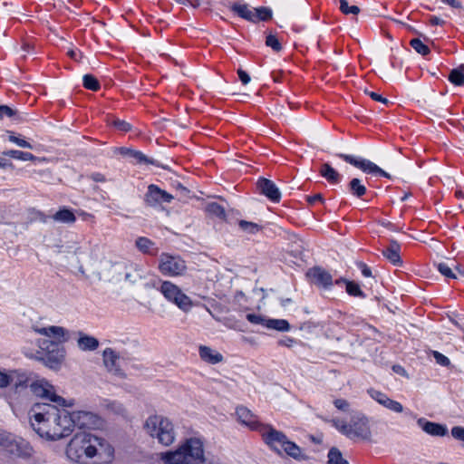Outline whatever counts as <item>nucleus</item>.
I'll return each instance as SVG.
<instances>
[{
  "mask_svg": "<svg viewBox=\"0 0 464 464\" xmlns=\"http://www.w3.org/2000/svg\"><path fill=\"white\" fill-rule=\"evenodd\" d=\"M31 386L37 396L56 404L37 403L32 408L30 423L34 430L48 440H58L69 436L71 420L66 417V410H59L57 406L71 407L72 402L68 403L57 395L53 386L45 381H39Z\"/></svg>",
  "mask_w": 464,
  "mask_h": 464,
  "instance_id": "f257e3e1",
  "label": "nucleus"
},
{
  "mask_svg": "<svg viewBox=\"0 0 464 464\" xmlns=\"http://www.w3.org/2000/svg\"><path fill=\"white\" fill-rule=\"evenodd\" d=\"M67 457L82 462L85 459H95L93 464H111L114 459V449L104 439L88 432L76 433L66 448Z\"/></svg>",
  "mask_w": 464,
  "mask_h": 464,
  "instance_id": "f03ea898",
  "label": "nucleus"
},
{
  "mask_svg": "<svg viewBox=\"0 0 464 464\" xmlns=\"http://www.w3.org/2000/svg\"><path fill=\"white\" fill-rule=\"evenodd\" d=\"M160 459L179 461L184 464H203L205 461L203 442L198 438L187 439L175 451L161 453Z\"/></svg>",
  "mask_w": 464,
  "mask_h": 464,
  "instance_id": "7ed1b4c3",
  "label": "nucleus"
},
{
  "mask_svg": "<svg viewBox=\"0 0 464 464\" xmlns=\"http://www.w3.org/2000/svg\"><path fill=\"white\" fill-rule=\"evenodd\" d=\"M332 425L343 435L353 440H372V430L369 419L362 412L353 415L349 422L343 420L333 419Z\"/></svg>",
  "mask_w": 464,
  "mask_h": 464,
  "instance_id": "20e7f679",
  "label": "nucleus"
},
{
  "mask_svg": "<svg viewBox=\"0 0 464 464\" xmlns=\"http://www.w3.org/2000/svg\"><path fill=\"white\" fill-rule=\"evenodd\" d=\"M146 432L163 446L171 445L176 439V432L172 421L162 415L154 414L144 423Z\"/></svg>",
  "mask_w": 464,
  "mask_h": 464,
  "instance_id": "39448f33",
  "label": "nucleus"
},
{
  "mask_svg": "<svg viewBox=\"0 0 464 464\" xmlns=\"http://www.w3.org/2000/svg\"><path fill=\"white\" fill-rule=\"evenodd\" d=\"M0 447L8 454L22 459L30 458L34 452L33 448L24 439L3 430H0Z\"/></svg>",
  "mask_w": 464,
  "mask_h": 464,
  "instance_id": "423d86ee",
  "label": "nucleus"
},
{
  "mask_svg": "<svg viewBox=\"0 0 464 464\" xmlns=\"http://www.w3.org/2000/svg\"><path fill=\"white\" fill-rule=\"evenodd\" d=\"M158 269L165 276H181L187 271V264L179 256L161 253L159 257Z\"/></svg>",
  "mask_w": 464,
  "mask_h": 464,
  "instance_id": "0eeeda50",
  "label": "nucleus"
},
{
  "mask_svg": "<svg viewBox=\"0 0 464 464\" xmlns=\"http://www.w3.org/2000/svg\"><path fill=\"white\" fill-rule=\"evenodd\" d=\"M66 417L71 420L70 434L72 432L74 427H78L79 429H99L103 423L100 416L86 411H78L72 413L66 411Z\"/></svg>",
  "mask_w": 464,
  "mask_h": 464,
  "instance_id": "6e6552de",
  "label": "nucleus"
},
{
  "mask_svg": "<svg viewBox=\"0 0 464 464\" xmlns=\"http://www.w3.org/2000/svg\"><path fill=\"white\" fill-rule=\"evenodd\" d=\"M160 291L167 300L174 303L183 311L190 309L192 305L190 298L182 293L179 287L175 284L169 281H164L160 287Z\"/></svg>",
  "mask_w": 464,
  "mask_h": 464,
  "instance_id": "1a4fd4ad",
  "label": "nucleus"
},
{
  "mask_svg": "<svg viewBox=\"0 0 464 464\" xmlns=\"http://www.w3.org/2000/svg\"><path fill=\"white\" fill-rule=\"evenodd\" d=\"M39 346L42 350L46 351L45 357L43 359L50 368H57L65 357L64 348L56 342L44 340Z\"/></svg>",
  "mask_w": 464,
  "mask_h": 464,
  "instance_id": "9d476101",
  "label": "nucleus"
},
{
  "mask_svg": "<svg viewBox=\"0 0 464 464\" xmlns=\"http://www.w3.org/2000/svg\"><path fill=\"white\" fill-rule=\"evenodd\" d=\"M337 156L341 159H343L347 163L354 166L355 168L361 169L362 172L366 174H372V175H380L384 178L390 179L391 176L389 173L382 169L380 167H378L375 163L372 162L369 160L354 157L353 155L349 154H343L339 153Z\"/></svg>",
  "mask_w": 464,
  "mask_h": 464,
  "instance_id": "9b49d317",
  "label": "nucleus"
},
{
  "mask_svg": "<svg viewBox=\"0 0 464 464\" xmlns=\"http://www.w3.org/2000/svg\"><path fill=\"white\" fill-rule=\"evenodd\" d=\"M259 432L264 441L274 450L280 453V449L285 445L287 437L282 432L274 429L270 425H263Z\"/></svg>",
  "mask_w": 464,
  "mask_h": 464,
  "instance_id": "f8f14e48",
  "label": "nucleus"
},
{
  "mask_svg": "<svg viewBox=\"0 0 464 464\" xmlns=\"http://www.w3.org/2000/svg\"><path fill=\"white\" fill-rule=\"evenodd\" d=\"M172 199V195L165 190L160 189L154 184H151L148 187V190L144 196L145 203L150 207H156L164 202L169 203Z\"/></svg>",
  "mask_w": 464,
  "mask_h": 464,
  "instance_id": "ddd939ff",
  "label": "nucleus"
},
{
  "mask_svg": "<svg viewBox=\"0 0 464 464\" xmlns=\"http://www.w3.org/2000/svg\"><path fill=\"white\" fill-rule=\"evenodd\" d=\"M237 420L244 425L254 430H260L264 424L260 423L257 417L246 407L239 406L236 410Z\"/></svg>",
  "mask_w": 464,
  "mask_h": 464,
  "instance_id": "4468645a",
  "label": "nucleus"
},
{
  "mask_svg": "<svg viewBox=\"0 0 464 464\" xmlns=\"http://www.w3.org/2000/svg\"><path fill=\"white\" fill-rule=\"evenodd\" d=\"M34 331L39 334L52 338L53 340H49L50 342H56V343L59 344L67 340V330L62 326L52 325L48 327L34 328Z\"/></svg>",
  "mask_w": 464,
  "mask_h": 464,
  "instance_id": "2eb2a0df",
  "label": "nucleus"
},
{
  "mask_svg": "<svg viewBox=\"0 0 464 464\" xmlns=\"http://www.w3.org/2000/svg\"><path fill=\"white\" fill-rule=\"evenodd\" d=\"M306 276L310 277L311 281L323 287H328L333 284L332 276L321 267H313L308 270Z\"/></svg>",
  "mask_w": 464,
  "mask_h": 464,
  "instance_id": "dca6fc26",
  "label": "nucleus"
},
{
  "mask_svg": "<svg viewBox=\"0 0 464 464\" xmlns=\"http://www.w3.org/2000/svg\"><path fill=\"white\" fill-rule=\"evenodd\" d=\"M257 187L261 193L268 198L273 202H279L281 198V193L276 185L270 179H260L257 181Z\"/></svg>",
  "mask_w": 464,
  "mask_h": 464,
  "instance_id": "f3484780",
  "label": "nucleus"
},
{
  "mask_svg": "<svg viewBox=\"0 0 464 464\" xmlns=\"http://www.w3.org/2000/svg\"><path fill=\"white\" fill-rule=\"evenodd\" d=\"M103 362L107 370L118 376H123L124 373L121 371L118 360L119 355L111 348H106L103 351Z\"/></svg>",
  "mask_w": 464,
  "mask_h": 464,
  "instance_id": "a211bd4d",
  "label": "nucleus"
},
{
  "mask_svg": "<svg viewBox=\"0 0 464 464\" xmlns=\"http://www.w3.org/2000/svg\"><path fill=\"white\" fill-rule=\"evenodd\" d=\"M417 423L426 433L431 436L442 437L448 433V429L445 425L429 421L424 418H420Z\"/></svg>",
  "mask_w": 464,
  "mask_h": 464,
  "instance_id": "6ab92c4d",
  "label": "nucleus"
},
{
  "mask_svg": "<svg viewBox=\"0 0 464 464\" xmlns=\"http://www.w3.org/2000/svg\"><path fill=\"white\" fill-rule=\"evenodd\" d=\"M198 353L202 361L210 364L219 363L224 359L220 353L206 345L199 346Z\"/></svg>",
  "mask_w": 464,
  "mask_h": 464,
  "instance_id": "aec40b11",
  "label": "nucleus"
},
{
  "mask_svg": "<svg viewBox=\"0 0 464 464\" xmlns=\"http://www.w3.org/2000/svg\"><path fill=\"white\" fill-rule=\"evenodd\" d=\"M401 246L395 240H391L386 249L382 250V255L394 266H400L402 261L400 256Z\"/></svg>",
  "mask_w": 464,
  "mask_h": 464,
  "instance_id": "412c9836",
  "label": "nucleus"
},
{
  "mask_svg": "<svg viewBox=\"0 0 464 464\" xmlns=\"http://www.w3.org/2000/svg\"><path fill=\"white\" fill-rule=\"evenodd\" d=\"M77 344L82 351H94L99 347V341L93 336L79 332Z\"/></svg>",
  "mask_w": 464,
  "mask_h": 464,
  "instance_id": "4be33fe9",
  "label": "nucleus"
},
{
  "mask_svg": "<svg viewBox=\"0 0 464 464\" xmlns=\"http://www.w3.org/2000/svg\"><path fill=\"white\" fill-rule=\"evenodd\" d=\"M319 173L331 184H338L342 179L341 174L329 163H324L320 167Z\"/></svg>",
  "mask_w": 464,
  "mask_h": 464,
  "instance_id": "5701e85b",
  "label": "nucleus"
},
{
  "mask_svg": "<svg viewBox=\"0 0 464 464\" xmlns=\"http://www.w3.org/2000/svg\"><path fill=\"white\" fill-rule=\"evenodd\" d=\"M230 9L241 18L253 23L255 22L253 14L254 8H250L246 4L234 3L230 6Z\"/></svg>",
  "mask_w": 464,
  "mask_h": 464,
  "instance_id": "b1692460",
  "label": "nucleus"
},
{
  "mask_svg": "<svg viewBox=\"0 0 464 464\" xmlns=\"http://www.w3.org/2000/svg\"><path fill=\"white\" fill-rule=\"evenodd\" d=\"M137 248L143 254L156 255L157 248L154 247V243L148 237H138L135 243Z\"/></svg>",
  "mask_w": 464,
  "mask_h": 464,
  "instance_id": "393cba45",
  "label": "nucleus"
},
{
  "mask_svg": "<svg viewBox=\"0 0 464 464\" xmlns=\"http://www.w3.org/2000/svg\"><path fill=\"white\" fill-rule=\"evenodd\" d=\"M53 218L55 221L66 223V224H72L76 220V217L73 214V212L68 208H62L59 211H57L53 216Z\"/></svg>",
  "mask_w": 464,
  "mask_h": 464,
  "instance_id": "a878e982",
  "label": "nucleus"
},
{
  "mask_svg": "<svg viewBox=\"0 0 464 464\" xmlns=\"http://www.w3.org/2000/svg\"><path fill=\"white\" fill-rule=\"evenodd\" d=\"M348 188L351 194L356 198H362L367 191L366 187L362 184V181L357 178H353L349 182Z\"/></svg>",
  "mask_w": 464,
  "mask_h": 464,
  "instance_id": "bb28decb",
  "label": "nucleus"
},
{
  "mask_svg": "<svg viewBox=\"0 0 464 464\" xmlns=\"http://www.w3.org/2000/svg\"><path fill=\"white\" fill-rule=\"evenodd\" d=\"M238 227L241 229V231L249 235H256L258 232H260L263 228L261 225L246 220H239Z\"/></svg>",
  "mask_w": 464,
  "mask_h": 464,
  "instance_id": "cd10ccee",
  "label": "nucleus"
},
{
  "mask_svg": "<svg viewBox=\"0 0 464 464\" xmlns=\"http://www.w3.org/2000/svg\"><path fill=\"white\" fill-rule=\"evenodd\" d=\"M266 327L280 332H286L290 329V324L286 320L284 319H267Z\"/></svg>",
  "mask_w": 464,
  "mask_h": 464,
  "instance_id": "c85d7f7f",
  "label": "nucleus"
},
{
  "mask_svg": "<svg viewBox=\"0 0 464 464\" xmlns=\"http://www.w3.org/2000/svg\"><path fill=\"white\" fill-rule=\"evenodd\" d=\"M4 155L13 158V159L21 160L24 161H34L36 159L35 156L30 152H24V151L15 150H10L4 151Z\"/></svg>",
  "mask_w": 464,
  "mask_h": 464,
  "instance_id": "c756f323",
  "label": "nucleus"
},
{
  "mask_svg": "<svg viewBox=\"0 0 464 464\" xmlns=\"http://www.w3.org/2000/svg\"><path fill=\"white\" fill-rule=\"evenodd\" d=\"M449 81L458 86L464 84V65L451 70L449 75Z\"/></svg>",
  "mask_w": 464,
  "mask_h": 464,
  "instance_id": "7c9ffc66",
  "label": "nucleus"
},
{
  "mask_svg": "<svg viewBox=\"0 0 464 464\" xmlns=\"http://www.w3.org/2000/svg\"><path fill=\"white\" fill-rule=\"evenodd\" d=\"M282 449L290 457L295 459H302L301 449L295 442H292L287 440L285 445L282 447Z\"/></svg>",
  "mask_w": 464,
  "mask_h": 464,
  "instance_id": "2f4dec72",
  "label": "nucleus"
},
{
  "mask_svg": "<svg viewBox=\"0 0 464 464\" xmlns=\"http://www.w3.org/2000/svg\"><path fill=\"white\" fill-rule=\"evenodd\" d=\"M103 406L108 411L116 415H124L126 412L123 405L116 401H105Z\"/></svg>",
  "mask_w": 464,
  "mask_h": 464,
  "instance_id": "473e14b6",
  "label": "nucleus"
},
{
  "mask_svg": "<svg viewBox=\"0 0 464 464\" xmlns=\"http://www.w3.org/2000/svg\"><path fill=\"white\" fill-rule=\"evenodd\" d=\"M206 211L220 219H224L226 218L225 208L217 202L208 203L206 206Z\"/></svg>",
  "mask_w": 464,
  "mask_h": 464,
  "instance_id": "72a5a7b5",
  "label": "nucleus"
},
{
  "mask_svg": "<svg viewBox=\"0 0 464 464\" xmlns=\"http://www.w3.org/2000/svg\"><path fill=\"white\" fill-rule=\"evenodd\" d=\"M253 14H254V18H255L254 23H256L259 21H267V20L271 19V17H272L271 9L268 7H265V6L254 8Z\"/></svg>",
  "mask_w": 464,
  "mask_h": 464,
  "instance_id": "f704fd0d",
  "label": "nucleus"
},
{
  "mask_svg": "<svg viewBox=\"0 0 464 464\" xmlns=\"http://www.w3.org/2000/svg\"><path fill=\"white\" fill-rule=\"evenodd\" d=\"M329 464H349L342 456L341 451L336 448H332L328 452Z\"/></svg>",
  "mask_w": 464,
  "mask_h": 464,
  "instance_id": "c9c22d12",
  "label": "nucleus"
},
{
  "mask_svg": "<svg viewBox=\"0 0 464 464\" xmlns=\"http://www.w3.org/2000/svg\"><path fill=\"white\" fill-rule=\"evenodd\" d=\"M410 45L420 54L427 55L430 53V48L424 44L419 38L411 39Z\"/></svg>",
  "mask_w": 464,
  "mask_h": 464,
  "instance_id": "e433bc0d",
  "label": "nucleus"
},
{
  "mask_svg": "<svg viewBox=\"0 0 464 464\" xmlns=\"http://www.w3.org/2000/svg\"><path fill=\"white\" fill-rule=\"evenodd\" d=\"M84 88L91 91H98L100 89L99 81L92 74H85L83 76Z\"/></svg>",
  "mask_w": 464,
  "mask_h": 464,
  "instance_id": "4c0bfd02",
  "label": "nucleus"
},
{
  "mask_svg": "<svg viewBox=\"0 0 464 464\" xmlns=\"http://www.w3.org/2000/svg\"><path fill=\"white\" fill-rule=\"evenodd\" d=\"M382 405L394 412L400 413L403 411V406L401 405V403H400L397 401L392 400L390 397H388Z\"/></svg>",
  "mask_w": 464,
  "mask_h": 464,
  "instance_id": "58836bf2",
  "label": "nucleus"
},
{
  "mask_svg": "<svg viewBox=\"0 0 464 464\" xmlns=\"http://www.w3.org/2000/svg\"><path fill=\"white\" fill-rule=\"evenodd\" d=\"M344 282L346 284V291L350 295L360 296V297L364 296V295H363L362 291L361 290L358 284H356L354 282H347V281H344Z\"/></svg>",
  "mask_w": 464,
  "mask_h": 464,
  "instance_id": "ea45409f",
  "label": "nucleus"
},
{
  "mask_svg": "<svg viewBox=\"0 0 464 464\" xmlns=\"http://www.w3.org/2000/svg\"><path fill=\"white\" fill-rule=\"evenodd\" d=\"M340 10L345 14H357L360 12L357 5H349L347 0H340Z\"/></svg>",
  "mask_w": 464,
  "mask_h": 464,
  "instance_id": "a19ab883",
  "label": "nucleus"
},
{
  "mask_svg": "<svg viewBox=\"0 0 464 464\" xmlns=\"http://www.w3.org/2000/svg\"><path fill=\"white\" fill-rule=\"evenodd\" d=\"M437 268L441 275L448 278H457L456 275L452 272L451 267L447 263H439Z\"/></svg>",
  "mask_w": 464,
  "mask_h": 464,
  "instance_id": "79ce46f5",
  "label": "nucleus"
},
{
  "mask_svg": "<svg viewBox=\"0 0 464 464\" xmlns=\"http://www.w3.org/2000/svg\"><path fill=\"white\" fill-rule=\"evenodd\" d=\"M266 44L271 47L276 52H279L282 49V45L279 40L273 34H268L266 36Z\"/></svg>",
  "mask_w": 464,
  "mask_h": 464,
  "instance_id": "37998d69",
  "label": "nucleus"
},
{
  "mask_svg": "<svg viewBox=\"0 0 464 464\" xmlns=\"http://www.w3.org/2000/svg\"><path fill=\"white\" fill-rule=\"evenodd\" d=\"M368 393L372 399L376 401L381 405L388 398V396L385 393H383L380 391L374 390V389L368 390Z\"/></svg>",
  "mask_w": 464,
  "mask_h": 464,
  "instance_id": "c03bdc74",
  "label": "nucleus"
},
{
  "mask_svg": "<svg viewBox=\"0 0 464 464\" xmlns=\"http://www.w3.org/2000/svg\"><path fill=\"white\" fill-rule=\"evenodd\" d=\"M130 157H132L137 162L139 163H147V164H154V160L147 158L142 152L140 151H130Z\"/></svg>",
  "mask_w": 464,
  "mask_h": 464,
  "instance_id": "a18cd8bd",
  "label": "nucleus"
},
{
  "mask_svg": "<svg viewBox=\"0 0 464 464\" xmlns=\"http://www.w3.org/2000/svg\"><path fill=\"white\" fill-rule=\"evenodd\" d=\"M246 319H247L248 322H250L252 324H262L264 326H266V323L267 321V319H266L262 315L256 314H246Z\"/></svg>",
  "mask_w": 464,
  "mask_h": 464,
  "instance_id": "49530a36",
  "label": "nucleus"
},
{
  "mask_svg": "<svg viewBox=\"0 0 464 464\" xmlns=\"http://www.w3.org/2000/svg\"><path fill=\"white\" fill-rule=\"evenodd\" d=\"M112 125L117 130L123 131V132H127V131L130 130V129H131V126L129 122H127L125 121L119 120V119L114 120L112 121Z\"/></svg>",
  "mask_w": 464,
  "mask_h": 464,
  "instance_id": "de8ad7c7",
  "label": "nucleus"
},
{
  "mask_svg": "<svg viewBox=\"0 0 464 464\" xmlns=\"http://www.w3.org/2000/svg\"><path fill=\"white\" fill-rule=\"evenodd\" d=\"M432 354H433V357L438 364L442 365V366H449L450 364V359L448 357H446L445 355H443L442 353H440L437 351H433Z\"/></svg>",
  "mask_w": 464,
  "mask_h": 464,
  "instance_id": "09e8293b",
  "label": "nucleus"
},
{
  "mask_svg": "<svg viewBox=\"0 0 464 464\" xmlns=\"http://www.w3.org/2000/svg\"><path fill=\"white\" fill-rule=\"evenodd\" d=\"M8 139L11 142L15 143L16 145H18L21 148H27V149L33 148V146L29 142H27L25 140H24L20 137L14 136V134H11Z\"/></svg>",
  "mask_w": 464,
  "mask_h": 464,
  "instance_id": "8fccbe9b",
  "label": "nucleus"
},
{
  "mask_svg": "<svg viewBox=\"0 0 464 464\" xmlns=\"http://www.w3.org/2000/svg\"><path fill=\"white\" fill-rule=\"evenodd\" d=\"M17 111L7 105H0V120L3 119L4 116L13 118L16 116Z\"/></svg>",
  "mask_w": 464,
  "mask_h": 464,
  "instance_id": "3c124183",
  "label": "nucleus"
},
{
  "mask_svg": "<svg viewBox=\"0 0 464 464\" xmlns=\"http://www.w3.org/2000/svg\"><path fill=\"white\" fill-rule=\"evenodd\" d=\"M14 382V374H7L0 371V388L6 387Z\"/></svg>",
  "mask_w": 464,
  "mask_h": 464,
  "instance_id": "603ef678",
  "label": "nucleus"
},
{
  "mask_svg": "<svg viewBox=\"0 0 464 464\" xmlns=\"http://www.w3.org/2000/svg\"><path fill=\"white\" fill-rule=\"evenodd\" d=\"M451 435L454 439L464 441V428L460 426H455L451 429Z\"/></svg>",
  "mask_w": 464,
  "mask_h": 464,
  "instance_id": "864d4df0",
  "label": "nucleus"
},
{
  "mask_svg": "<svg viewBox=\"0 0 464 464\" xmlns=\"http://www.w3.org/2000/svg\"><path fill=\"white\" fill-rule=\"evenodd\" d=\"M334 406L343 411H347L349 410V402L343 399H336L334 401Z\"/></svg>",
  "mask_w": 464,
  "mask_h": 464,
  "instance_id": "5fc2aeb1",
  "label": "nucleus"
},
{
  "mask_svg": "<svg viewBox=\"0 0 464 464\" xmlns=\"http://www.w3.org/2000/svg\"><path fill=\"white\" fill-rule=\"evenodd\" d=\"M306 198V201L310 204V205H314L316 204L317 202H321L323 203L324 202V198H323V195L318 193V194H315V195H313V196H306L305 197Z\"/></svg>",
  "mask_w": 464,
  "mask_h": 464,
  "instance_id": "6e6d98bb",
  "label": "nucleus"
},
{
  "mask_svg": "<svg viewBox=\"0 0 464 464\" xmlns=\"http://www.w3.org/2000/svg\"><path fill=\"white\" fill-rule=\"evenodd\" d=\"M365 92L373 100V101H376V102H382L383 104H388L389 103V101L382 97V95H380L379 93L377 92H368V91H365Z\"/></svg>",
  "mask_w": 464,
  "mask_h": 464,
  "instance_id": "4d7b16f0",
  "label": "nucleus"
},
{
  "mask_svg": "<svg viewBox=\"0 0 464 464\" xmlns=\"http://www.w3.org/2000/svg\"><path fill=\"white\" fill-rule=\"evenodd\" d=\"M237 74L243 84H247L250 82V76L242 69H238Z\"/></svg>",
  "mask_w": 464,
  "mask_h": 464,
  "instance_id": "13d9d810",
  "label": "nucleus"
},
{
  "mask_svg": "<svg viewBox=\"0 0 464 464\" xmlns=\"http://www.w3.org/2000/svg\"><path fill=\"white\" fill-rule=\"evenodd\" d=\"M359 266L361 267V270H362V274L363 276L365 277H370L372 276V271H371V268L369 266H367L365 264L363 263H361L359 265Z\"/></svg>",
  "mask_w": 464,
  "mask_h": 464,
  "instance_id": "bf43d9fd",
  "label": "nucleus"
},
{
  "mask_svg": "<svg viewBox=\"0 0 464 464\" xmlns=\"http://www.w3.org/2000/svg\"><path fill=\"white\" fill-rule=\"evenodd\" d=\"M295 343V340L293 338H285L278 342V344L281 346L291 347Z\"/></svg>",
  "mask_w": 464,
  "mask_h": 464,
  "instance_id": "052dcab7",
  "label": "nucleus"
},
{
  "mask_svg": "<svg viewBox=\"0 0 464 464\" xmlns=\"http://www.w3.org/2000/svg\"><path fill=\"white\" fill-rule=\"evenodd\" d=\"M442 2L450 5L453 8L459 9L462 7L461 3L458 0H442Z\"/></svg>",
  "mask_w": 464,
  "mask_h": 464,
  "instance_id": "680f3d73",
  "label": "nucleus"
},
{
  "mask_svg": "<svg viewBox=\"0 0 464 464\" xmlns=\"http://www.w3.org/2000/svg\"><path fill=\"white\" fill-rule=\"evenodd\" d=\"M430 23L431 25H442L445 22H444V20H442L437 16H431L430 18Z\"/></svg>",
  "mask_w": 464,
  "mask_h": 464,
  "instance_id": "e2e57ef3",
  "label": "nucleus"
},
{
  "mask_svg": "<svg viewBox=\"0 0 464 464\" xmlns=\"http://www.w3.org/2000/svg\"><path fill=\"white\" fill-rule=\"evenodd\" d=\"M92 180H94L96 182H104L105 181L104 175H102L101 173H93L92 175Z\"/></svg>",
  "mask_w": 464,
  "mask_h": 464,
  "instance_id": "0e129e2a",
  "label": "nucleus"
},
{
  "mask_svg": "<svg viewBox=\"0 0 464 464\" xmlns=\"http://www.w3.org/2000/svg\"><path fill=\"white\" fill-rule=\"evenodd\" d=\"M392 370L396 372V373H399V374H401L403 375L405 373V370L403 367H401V365H394L392 367Z\"/></svg>",
  "mask_w": 464,
  "mask_h": 464,
  "instance_id": "69168bd1",
  "label": "nucleus"
},
{
  "mask_svg": "<svg viewBox=\"0 0 464 464\" xmlns=\"http://www.w3.org/2000/svg\"><path fill=\"white\" fill-rule=\"evenodd\" d=\"M68 55H69L72 59H73V60H76V61L78 60V53H77V52H75V51H73V50L69 51V52H68Z\"/></svg>",
  "mask_w": 464,
  "mask_h": 464,
  "instance_id": "338daca9",
  "label": "nucleus"
},
{
  "mask_svg": "<svg viewBox=\"0 0 464 464\" xmlns=\"http://www.w3.org/2000/svg\"><path fill=\"white\" fill-rule=\"evenodd\" d=\"M120 150H121V152L122 154H128L130 156V151H132L131 150H129V149H126V148H121Z\"/></svg>",
  "mask_w": 464,
  "mask_h": 464,
  "instance_id": "774afa93",
  "label": "nucleus"
}]
</instances>
